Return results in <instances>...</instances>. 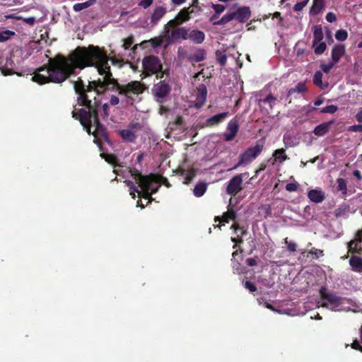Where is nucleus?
Segmentation results:
<instances>
[{
	"mask_svg": "<svg viewBox=\"0 0 362 362\" xmlns=\"http://www.w3.org/2000/svg\"><path fill=\"white\" fill-rule=\"evenodd\" d=\"M107 58L100 47L90 45L88 47H77L67 57L57 54L48 60L47 65L37 69L32 81L42 85L48 83H62L75 74L76 69L95 67L103 79L91 81L92 86L98 93L109 89L115 91L117 79L113 78Z\"/></svg>",
	"mask_w": 362,
	"mask_h": 362,
	"instance_id": "nucleus-1",
	"label": "nucleus"
},
{
	"mask_svg": "<svg viewBox=\"0 0 362 362\" xmlns=\"http://www.w3.org/2000/svg\"><path fill=\"white\" fill-rule=\"evenodd\" d=\"M143 78L156 75L157 78H162L168 74V71L163 70V64L160 59L154 55H148L142 59Z\"/></svg>",
	"mask_w": 362,
	"mask_h": 362,
	"instance_id": "nucleus-2",
	"label": "nucleus"
},
{
	"mask_svg": "<svg viewBox=\"0 0 362 362\" xmlns=\"http://www.w3.org/2000/svg\"><path fill=\"white\" fill-rule=\"evenodd\" d=\"M115 91H117L119 95L125 96L132 102L134 97L142 94L146 89V85L138 81H132L126 84H120L117 81L115 85Z\"/></svg>",
	"mask_w": 362,
	"mask_h": 362,
	"instance_id": "nucleus-3",
	"label": "nucleus"
},
{
	"mask_svg": "<svg viewBox=\"0 0 362 362\" xmlns=\"http://www.w3.org/2000/svg\"><path fill=\"white\" fill-rule=\"evenodd\" d=\"M101 105V102L100 100H98L95 97L94 98L93 106L90 107L91 110V116L93 117V125L95 126V131L93 132V135L95 137V143L98 144V139H103L105 141H109L108 135L107 132V129L100 122L98 117V112L100 107Z\"/></svg>",
	"mask_w": 362,
	"mask_h": 362,
	"instance_id": "nucleus-4",
	"label": "nucleus"
},
{
	"mask_svg": "<svg viewBox=\"0 0 362 362\" xmlns=\"http://www.w3.org/2000/svg\"><path fill=\"white\" fill-rule=\"evenodd\" d=\"M264 139H261L256 142L254 146L247 148L239 156L238 163L230 170L236 169L239 166H245L251 163L263 151Z\"/></svg>",
	"mask_w": 362,
	"mask_h": 362,
	"instance_id": "nucleus-5",
	"label": "nucleus"
},
{
	"mask_svg": "<svg viewBox=\"0 0 362 362\" xmlns=\"http://www.w3.org/2000/svg\"><path fill=\"white\" fill-rule=\"evenodd\" d=\"M72 117L80 122L81 124L86 132L90 135L93 134L91 127L93 124V117L91 116V110L90 107L80 108L74 110L71 112Z\"/></svg>",
	"mask_w": 362,
	"mask_h": 362,
	"instance_id": "nucleus-6",
	"label": "nucleus"
},
{
	"mask_svg": "<svg viewBox=\"0 0 362 362\" xmlns=\"http://www.w3.org/2000/svg\"><path fill=\"white\" fill-rule=\"evenodd\" d=\"M74 88L75 92L78 95L77 102L80 106L87 108L93 106V101L88 98V95H85V84L83 80L79 77L77 81L74 82Z\"/></svg>",
	"mask_w": 362,
	"mask_h": 362,
	"instance_id": "nucleus-7",
	"label": "nucleus"
},
{
	"mask_svg": "<svg viewBox=\"0 0 362 362\" xmlns=\"http://www.w3.org/2000/svg\"><path fill=\"white\" fill-rule=\"evenodd\" d=\"M170 91L171 87L165 80L160 81L158 83H155L152 88L153 95L156 98V101L159 103H164Z\"/></svg>",
	"mask_w": 362,
	"mask_h": 362,
	"instance_id": "nucleus-8",
	"label": "nucleus"
},
{
	"mask_svg": "<svg viewBox=\"0 0 362 362\" xmlns=\"http://www.w3.org/2000/svg\"><path fill=\"white\" fill-rule=\"evenodd\" d=\"M320 293L321 298L323 300H326L327 302H324L322 304V307H328V303L334 307H338L339 305L342 303V298L337 296L335 293H329L327 291L325 287H322L320 290Z\"/></svg>",
	"mask_w": 362,
	"mask_h": 362,
	"instance_id": "nucleus-9",
	"label": "nucleus"
},
{
	"mask_svg": "<svg viewBox=\"0 0 362 362\" xmlns=\"http://www.w3.org/2000/svg\"><path fill=\"white\" fill-rule=\"evenodd\" d=\"M243 176V174H238L229 180L226 187L228 194L235 196L242 190Z\"/></svg>",
	"mask_w": 362,
	"mask_h": 362,
	"instance_id": "nucleus-10",
	"label": "nucleus"
},
{
	"mask_svg": "<svg viewBox=\"0 0 362 362\" xmlns=\"http://www.w3.org/2000/svg\"><path fill=\"white\" fill-rule=\"evenodd\" d=\"M206 38L205 33L197 28L192 29L189 28L187 33V40L196 45L202 44Z\"/></svg>",
	"mask_w": 362,
	"mask_h": 362,
	"instance_id": "nucleus-11",
	"label": "nucleus"
},
{
	"mask_svg": "<svg viewBox=\"0 0 362 362\" xmlns=\"http://www.w3.org/2000/svg\"><path fill=\"white\" fill-rule=\"evenodd\" d=\"M234 19L237 20L240 23L247 22L251 17V10L248 6H242L238 8L235 12H233Z\"/></svg>",
	"mask_w": 362,
	"mask_h": 362,
	"instance_id": "nucleus-12",
	"label": "nucleus"
},
{
	"mask_svg": "<svg viewBox=\"0 0 362 362\" xmlns=\"http://www.w3.org/2000/svg\"><path fill=\"white\" fill-rule=\"evenodd\" d=\"M239 130V124L236 119H231L227 126V131L228 132H226L223 134L224 140L226 141H230L234 139L237 133Z\"/></svg>",
	"mask_w": 362,
	"mask_h": 362,
	"instance_id": "nucleus-13",
	"label": "nucleus"
},
{
	"mask_svg": "<svg viewBox=\"0 0 362 362\" xmlns=\"http://www.w3.org/2000/svg\"><path fill=\"white\" fill-rule=\"evenodd\" d=\"M207 96V88L204 84H200L197 88L194 107L201 108L205 103Z\"/></svg>",
	"mask_w": 362,
	"mask_h": 362,
	"instance_id": "nucleus-14",
	"label": "nucleus"
},
{
	"mask_svg": "<svg viewBox=\"0 0 362 362\" xmlns=\"http://www.w3.org/2000/svg\"><path fill=\"white\" fill-rule=\"evenodd\" d=\"M206 54V49L196 47L194 52L187 57V59L191 63H197L205 60Z\"/></svg>",
	"mask_w": 362,
	"mask_h": 362,
	"instance_id": "nucleus-15",
	"label": "nucleus"
},
{
	"mask_svg": "<svg viewBox=\"0 0 362 362\" xmlns=\"http://www.w3.org/2000/svg\"><path fill=\"white\" fill-rule=\"evenodd\" d=\"M129 172L138 185L141 184L146 185L149 182V180L154 178V175H143L136 168L130 169Z\"/></svg>",
	"mask_w": 362,
	"mask_h": 362,
	"instance_id": "nucleus-16",
	"label": "nucleus"
},
{
	"mask_svg": "<svg viewBox=\"0 0 362 362\" xmlns=\"http://www.w3.org/2000/svg\"><path fill=\"white\" fill-rule=\"evenodd\" d=\"M167 9L165 6H156L151 13L150 21L152 25H156L159 21L165 16Z\"/></svg>",
	"mask_w": 362,
	"mask_h": 362,
	"instance_id": "nucleus-17",
	"label": "nucleus"
},
{
	"mask_svg": "<svg viewBox=\"0 0 362 362\" xmlns=\"http://www.w3.org/2000/svg\"><path fill=\"white\" fill-rule=\"evenodd\" d=\"M195 13V11L191 7H185L180 10V11L176 15L178 23L181 25L189 21L192 15Z\"/></svg>",
	"mask_w": 362,
	"mask_h": 362,
	"instance_id": "nucleus-18",
	"label": "nucleus"
},
{
	"mask_svg": "<svg viewBox=\"0 0 362 362\" xmlns=\"http://www.w3.org/2000/svg\"><path fill=\"white\" fill-rule=\"evenodd\" d=\"M189 31V28L186 27H177L172 30L170 33V37L173 40H187V33Z\"/></svg>",
	"mask_w": 362,
	"mask_h": 362,
	"instance_id": "nucleus-19",
	"label": "nucleus"
},
{
	"mask_svg": "<svg viewBox=\"0 0 362 362\" xmlns=\"http://www.w3.org/2000/svg\"><path fill=\"white\" fill-rule=\"evenodd\" d=\"M229 115L228 112H224L220 114L215 115L212 117H209L206 120V127H214L223 122L225 119Z\"/></svg>",
	"mask_w": 362,
	"mask_h": 362,
	"instance_id": "nucleus-20",
	"label": "nucleus"
},
{
	"mask_svg": "<svg viewBox=\"0 0 362 362\" xmlns=\"http://www.w3.org/2000/svg\"><path fill=\"white\" fill-rule=\"evenodd\" d=\"M334 124V121L331 120L327 122H323L319 125H317L314 130L313 133L315 136H323L326 134H327L331 128V126Z\"/></svg>",
	"mask_w": 362,
	"mask_h": 362,
	"instance_id": "nucleus-21",
	"label": "nucleus"
},
{
	"mask_svg": "<svg viewBox=\"0 0 362 362\" xmlns=\"http://www.w3.org/2000/svg\"><path fill=\"white\" fill-rule=\"evenodd\" d=\"M346 48L344 45H335L332 49V61L337 64L345 54Z\"/></svg>",
	"mask_w": 362,
	"mask_h": 362,
	"instance_id": "nucleus-22",
	"label": "nucleus"
},
{
	"mask_svg": "<svg viewBox=\"0 0 362 362\" xmlns=\"http://www.w3.org/2000/svg\"><path fill=\"white\" fill-rule=\"evenodd\" d=\"M236 217V212L233 209H229L223 214L221 217L216 216L214 221L215 222L228 223L230 220L235 221Z\"/></svg>",
	"mask_w": 362,
	"mask_h": 362,
	"instance_id": "nucleus-23",
	"label": "nucleus"
},
{
	"mask_svg": "<svg viewBox=\"0 0 362 362\" xmlns=\"http://www.w3.org/2000/svg\"><path fill=\"white\" fill-rule=\"evenodd\" d=\"M309 199L315 203H321L325 199V193L320 189H311L308 193Z\"/></svg>",
	"mask_w": 362,
	"mask_h": 362,
	"instance_id": "nucleus-24",
	"label": "nucleus"
},
{
	"mask_svg": "<svg viewBox=\"0 0 362 362\" xmlns=\"http://www.w3.org/2000/svg\"><path fill=\"white\" fill-rule=\"evenodd\" d=\"M118 134L124 142L134 143L136 139L135 132L132 129H121L118 131Z\"/></svg>",
	"mask_w": 362,
	"mask_h": 362,
	"instance_id": "nucleus-25",
	"label": "nucleus"
},
{
	"mask_svg": "<svg viewBox=\"0 0 362 362\" xmlns=\"http://www.w3.org/2000/svg\"><path fill=\"white\" fill-rule=\"evenodd\" d=\"M300 255L303 257H307V258H311V259H317L319 257H323L324 256V251L322 250H320V249H317L315 247H312L306 254V252L305 251H302Z\"/></svg>",
	"mask_w": 362,
	"mask_h": 362,
	"instance_id": "nucleus-26",
	"label": "nucleus"
},
{
	"mask_svg": "<svg viewBox=\"0 0 362 362\" xmlns=\"http://www.w3.org/2000/svg\"><path fill=\"white\" fill-rule=\"evenodd\" d=\"M152 182H156V180L154 178L149 180V182L146 185L141 184L139 185V187L141 189V192H139V197L144 198V199H148L151 197V195H152V192H150L151 188L149 185Z\"/></svg>",
	"mask_w": 362,
	"mask_h": 362,
	"instance_id": "nucleus-27",
	"label": "nucleus"
},
{
	"mask_svg": "<svg viewBox=\"0 0 362 362\" xmlns=\"http://www.w3.org/2000/svg\"><path fill=\"white\" fill-rule=\"evenodd\" d=\"M308 91L305 82H299L294 88H290L287 92V98L291 97L294 93L304 94Z\"/></svg>",
	"mask_w": 362,
	"mask_h": 362,
	"instance_id": "nucleus-28",
	"label": "nucleus"
},
{
	"mask_svg": "<svg viewBox=\"0 0 362 362\" xmlns=\"http://www.w3.org/2000/svg\"><path fill=\"white\" fill-rule=\"evenodd\" d=\"M349 264L353 271L362 272V258L358 256H352L349 259Z\"/></svg>",
	"mask_w": 362,
	"mask_h": 362,
	"instance_id": "nucleus-29",
	"label": "nucleus"
},
{
	"mask_svg": "<svg viewBox=\"0 0 362 362\" xmlns=\"http://www.w3.org/2000/svg\"><path fill=\"white\" fill-rule=\"evenodd\" d=\"M324 6V0H313V5L310 9V13L311 15H317L322 11Z\"/></svg>",
	"mask_w": 362,
	"mask_h": 362,
	"instance_id": "nucleus-30",
	"label": "nucleus"
},
{
	"mask_svg": "<svg viewBox=\"0 0 362 362\" xmlns=\"http://www.w3.org/2000/svg\"><path fill=\"white\" fill-rule=\"evenodd\" d=\"M285 151H286L284 148H279V149L275 150L273 153V157L274 158V161L282 163L286 160L288 159Z\"/></svg>",
	"mask_w": 362,
	"mask_h": 362,
	"instance_id": "nucleus-31",
	"label": "nucleus"
},
{
	"mask_svg": "<svg viewBox=\"0 0 362 362\" xmlns=\"http://www.w3.org/2000/svg\"><path fill=\"white\" fill-rule=\"evenodd\" d=\"M324 37L322 28L320 25H315L313 28V43L317 44V42H322Z\"/></svg>",
	"mask_w": 362,
	"mask_h": 362,
	"instance_id": "nucleus-32",
	"label": "nucleus"
},
{
	"mask_svg": "<svg viewBox=\"0 0 362 362\" xmlns=\"http://www.w3.org/2000/svg\"><path fill=\"white\" fill-rule=\"evenodd\" d=\"M96 3V0H88L83 3L75 4L73 6V9L76 12L81 11L85 8H87Z\"/></svg>",
	"mask_w": 362,
	"mask_h": 362,
	"instance_id": "nucleus-33",
	"label": "nucleus"
},
{
	"mask_svg": "<svg viewBox=\"0 0 362 362\" xmlns=\"http://www.w3.org/2000/svg\"><path fill=\"white\" fill-rule=\"evenodd\" d=\"M207 189L206 183L203 182H198L193 190L194 194L197 197H200L206 192Z\"/></svg>",
	"mask_w": 362,
	"mask_h": 362,
	"instance_id": "nucleus-34",
	"label": "nucleus"
},
{
	"mask_svg": "<svg viewBox=\"0 0 362 362\" xmlns=\"http://www.w3.org/2000/svg\"><path fill=\"white\" fill-rule=\"evenodd\" d=\"M100 156L108 163L114 166L119 165V159L115 154L103 153L100 154Z\"/></svg>",
	"mask_w": 362,
	"mask_h": 362,
	"instance_id": "nucleus-35",
	"label": "nucleus"
},
{
	"mask_svg": "<svg viewBox=\"0 0 362 362\" xmlns=\"http://www.w3.org/2000/svg\"><path fill=\"white\" fill-rule=\"evenodd\" d=\"M277 98L273 95L272 93H269L266 98L259 99L258 101L259 105L261 103H267L269 105L270 109H272L275 105Z\"/></svg>",
	"mask_w": 362,
	"mask_h": 362,
	"instance_id": "nucleus-36",
	"label": "nucleus"
},
{
	"mask_svg": "<svg viewBox=\"0 0 362 362\" xmlns=\"http://www.w3.org/2000/svg\"><path fill=\"white\" fill-rule=\"evenodd\" d=\"M16 33L12 30H6L0 32V42H5L16 35Z\"/></svg>",
	"mask_w": 362,
	"mask_h": 362,
	"instance_id": "nucleus-37",
	"label": "nucleus"
},
{
	"mask_svg": "<svg viewBox=\"0 0 362 362\" xmlns=\"http://www.w3.org/2000/svg\"><path fill=\"white\" fill-rule=\"evenodd\" d=\"M216 59L217 62L221 66H224L227 62V56L224 53V52L221 50H216L215 52Z\"/></svg>",
	"mask_w": 362,
	"mask_h": 362,
	"instance_id": "nucleus-38",
	"label": "nucleus"
},
{
	"mask_svg": "<svg viewBox=\"0 0 362 362\" xmlns=\"http://www.w3.org/2000/svg\"><path fill=\"white\" fill-rule=\"evenodd\" d=\"M312 47L314 49L315 54L317 55L322 54L327 49V45L324 42H320L317 44L313 43Z\"/></svg>",
	"mask_w": 362,
	"mask_h": 362,
	"instance_id": "nucleus-39",
	"label": "nucleus"
},
{
	"mask_svg": "<svg viewBox=\"0 0 362 362\" xmlns=\"http://www.w3.org/2000/svg\"><path fill=\"white\" fill-rule=\"evenodd\" d=\"M234 19L233 12L225 14L219 21H214V25H223Z\"/></svg>",
	"mask_w": 362,
	"mask_h": 362,
	"instance_id": "nucleus-40",
	"label": "nucleus"
},
{
	"mask_svg": "<svg viewBox=\"0 0 362 362\" xmlns=\"http://www.w3.org/2000/svg\"><path fill=\"white\" fill-rule=\"evenodd\" d=\"M181 24L178 23V20H177V16L175 18L168 21V24H166L164 27L165 33H169L170 28H173V29L177 28V27H180Z\"/></svg>",
	"mask_w": 362,
	"mask_h": 362,
	"instance_id": "nucleus-41",
	"label": "nucleus"
},
{
	"mask_svg": "<svg viewBox=\"0 0 362 362\" xmlns=\"http://www.w3.org/2000/svg\"><path fill=\"white\" fill-rule=\"evenodd\" d=\"M100 49L105 54L107 58V63H108V62L110 61L112 65L118 66L119 67H121L122 66V59H119L116 57H110L107 55V51L105 49L104 47H100Z\"/></svg>",
	"mask_w": 362,
	"mask_h": 362,
	"instance_id": "nucleus-42",
	"label": "nucleus"
},
{
	"mask_svg": "<svg viewBox=\"0 0 362 362\" xmlns=\"http://www.w3.org/2000/svg\"><path fill=\"white\" fill-rule=\"evenodd\" d=\"M322 76L323 74L321 71H317L315 73L313 78V83L322 88Z\"/></svg>",
	"mask_w": 362,
	"mask_h": 362,
	"instance_id": "nucleus-43",
	"label": "nucleus"
},
{
	"mask_svg": "<svg viewBox=\"0 0 362 362\" xmlns=\"http://www.w3.org/2000/svg\"><path fill=\"white\" fill-rule=\"evenodd\" d=\"M337 189L339 191L342 192L343 194H346L347 187H346V181L344 178H338L337 180Z\"/></svg>",
	"mask_w": 362,
	"mask_h": 362,
	"instance_id": "nucleus-44",
	"label": "nucleus"
},
{
	"mask_svg": "<svg viewBox=\"0 0 362 362\" xmlns=\"http://www.w3.org/2000/svg\"><path fill=\"white\" fill-rule=\"evenodd\" d=\"M348 37V33L346 30L340 29L335 33V38L339 41H344Z\"/></svg>",
	"mask_w": 362,
	"mask_h": 362,
	"instance_id": "nucleus-45",
	"label": "nucleus"
},
{
	"mask_svg": "<svg viewBox=\"0 0 362 362\" xmlns=\"http://www.w3.org/2000/svg\"><path fill=\"white\" fill-rule=\"evenodd\" d=\"M338 110V107L334 105H327L322 109H321L320 112L321 113H329V114H334Z\"/></svg>",
	"mask_w": 362,
	"mask_h": 362,
	"instance_id": "nucleus-46",
	"label": "nucleus"
},
{
	"mask_svg": "<svg viewBox=\"0 0 362 362\" xmlns=\"http://www.w3.org/2000/svg\"><path fill=\"white\" fill-rule=\"evenodd\" d=\"M194 177H195L194 170L193 169L188 170L185 174L184 183L185 185L189 184L193 180Z\"/></svg>",
	"mask_w": 362,
	"mask_h": 362,
	"instance_id": "nucleus-47",
	"label": "nucleus"
},
{
	"mask_svg": "<svg viewBox=\"0 0 362 362\" xmlns=\"http://www.w3.org/2000/svg\"><path fill=\"white\" fill-rule=\"evenodd\" d=\"M284 243L286 245L287 250L290 252H294L296 251L297 247H298V245L295 242L288 241V238H286L284 239Z\"/></svg>",
	"mask_w": 362,
	"mask_h": 362,
	"instance_id": "nucleus-48",
	"label": "nucleus"
},
{
	"mask_svg": "<svg viewBox=\"0 0 362 362\" xmlns=\"http://www.w3.org/2000/svg\"><path fill=\"white\" fill-rule=\"evenodd\" d=\"M358 241H357L356 239L355 238V240H351L348 243V250L349 252L354 253L356 252L358 247Z\"/></svg>",
	"mask_w": 362,
	"mask_h": 362,
	"instance_id": "nucleus-49",
	"label": "nucleus"
},
{
	"mask_svg": "<svg viewBox=\"0 0 362 362\" xmlns=\"http://www.w3.org/2000/svg\"><path fill=\"white\" fill-rule=\"evenodd\" d=\"M335 64H336L334 63V62L331 61L328 64H322L320 65V68L324 73L327 74L330 71V70L334 67Z\"/></svg>",
	"mask_w": 362,
	"mask_h": 362,
	"instance_id": "nucleus-50",
	"label": "nucleus"
},
{
	"mask_svg": "<svg viewBox=\"0 0 362 362\" xmlns=\"http://www.w3.org/2000/svg\"><path fill=\"white\" fill-rule=\"evenodd\" d=\"M309 0H304L300 2H297L293 6V11H300L308 4Z\"/></svg>",
	"mask_w": 362,
	"mask_h": 362,
	"instance_id": "nucleus-51",
	"label": "nucleus"
},
{
	"mask_svg": "<svg viewBox=\"0 0 362 362\" xmlns=\"http://www.w3.org/2000/svg\"><path fill=\"white\" fill-rule=\"evenodd\" d=\"M243 284L245 288L251 293H254L257 290L256 285L250 281H245Z\"/></svg>",
	"mask_w": 362,
	"mask_h": 362,
	"instance_id": "nucleus-52",
	"label": "nucleus"
},
{
	"mask_svg": "<svg viewBox=\"0 0 362 362\" xmlns=\"http://www.w3.org/2000/svg\"><path fill=\"white\" fill-rule=\"evenodd\" d=\"M133 43H134V37H133V36H129L127 38L124 40V43H123L122 47L126 50L129 49L130 48V47L133 45Z\"/></svg>",
	"mask_w": 362,
	"mask_h": 362,
	"instance_id": "nucleus-53",
	"label": "nucleus"
},
{
	"mask_svg": "<svg viewBox=\"0 0 362 362\" xmlns=\"http://www.w3.org/2000/svg\"><path fill=\"white\" fill-rule=\"evenodd\" d=\"M152 47L156 48L161 46L163 43V40L160 37H154L149 40Z\"/></svg>",
	"mask_w": 362,
	"mask_h": 362,
	"instance_id": "nucleus-54",
	"label": "nucleus"
},
{
	"mask_svg": "<svg viewBox=\"0 0 362 362\" xmlns=\"http://www.w3.org/2000/svg\"><path fill=\"white\" fill-rule=\"evenodd\" d=\"M298 184L295 182L288 183L286 185L285 189L288 192H296L298 190Z\"/></svg>",
	"mask_w": 362,
	"mask_h": 362,
	"instance_id": "nucleus-55",
	"label": "nucleus"
},
{
	"mask_svg": "<svg viewBox=\"0 0 362 362\" xmlns=\"http://www.w3.org/2000/svg\"><path fill=\"white\" fill-rule=\"evenodd\" d=\"M189 7H191V8H193L194 11L196 9L197 11L195 12L197 13L202 11V8L199 6V0H192V2Z\"/></svg>",
	"mask_w": 362,
	"mask_h": 362,
	"instance_id": "nucleus-56",
	"label": "nucleus"
},
{
	"mask_svg": "<svg viewBox=\"0 0 362 362\" xmlns=\"http://www.w3.org/2000/svg\"><path fill=\"white\" fill-rule=\"evenodd\" d=\"M1 73L4 76H10L13 74H17L18 76H21L18 72L14 71L12 69H9L8 67H2L1 69Z\"/></svg>",
	"mask_w": 362,
	"mask_h": 362,
	"instance_id": "nucleus-57",
	"label": "nucleus"
},
{
	"mask_svg": "<svg viewBox=\"0 0 362 362\" xmlns=\"http://www.w3.org/2000/svg\"><path fill=\"white\" fill-rule=\"evenodd\" d=\"M154 180H156V182H152L149 187L151 188L150 192H152V194H155L158 192V190L160 188V185L158 184V180L156 177V175H154Z\"/></svg>",
	"mask_w": 362,
	"mask_h": 362,
	"instance_id": "nucleus-58",
	"label": "nucleus"
},
{
	"mask_svg": "<svg viewBox=\"0 0 362 362\" xmlns=\"http://www.w3.org/2000/svg\"><path fill=\"white\" fill-rule=\"evenodd\" d=\"M212 8L214 9L215 13L217 14H221L226 9V7L221 4H212Z\"/></svg>",
	"mask_w": 362,
	"mask_h": 362,
	"instance_id": "nucleus-59",
	"label": "nucleus"
},
{
	"mask_svg": "<svg viewBox=\"0 0 362 362\" xmlns=\"http://www.w3.org/2000/svg\"><path fill=\"white\" fill-rule=\"evenodd\" d=\"M142 126L139 122H131L127 127L128 129L135 132V130L141 129Z\"/></svg>",
	"mask_w": 362,
	"mask_h": 362,
	"instance_id": "nucleus-60",
	"label": "nucleus"
},
{
	"mask_svg": "<svg viewBox=\"0 0 362 362\" xmlns=\"http://www.w3.org/2000/svg\"><path fill=\"white\" fill-rule=\"evenodd\" d=\"M139 186L134 185L133 187L129 188V194L132 196L133 199H135L136 197V193L138 194V197L139 196V192H141L139 189Z\"/></svg>",
	"mask_w": 362,
	"mask_h": 362,
	"instance_id": "nucleus-61",
	"label": "nucleus"
},
{
	"mask_svg": "<svg viewBox=\"0 0 362 362\" xmlns=\"http://www.w3.org/2000/svg\"><path fill=\"white\" fill-rule=\"evenodd\" d=\"M348 130L353 132H362V124H355L349 127Z\"/></svg>",
	"mask_w": 362,
	"mask_h": 362,
	"instance_id": "nucleus-62",
	"label": "nucleus"
},
{
	"mask_svg": "<svg viewBox=\"0 0 362 362\" xmlns=\"http://www.w3.org/2000/svg\"><path fill=\"white\" fill-rule=\"evenodd\" d=\"M325 18L329 23H333L337 20L336 15L332 12L327 13L325 16Z\"/></svg>",
	"mask_w": 362,
	"mask_h": 362,
	"instance_id": "nucleus-63",
	"label": "nucleus"
},
{
	"mask_svg": "<svg viewBox=\"0 0 362 362\" xmlns=\"http://www.w3.org/2000/svg\"><path fill=\"white\" fill-rule=\"evenodd\" d=\"M153 2V0H141L139 3V6L144 8L149 7Z\"/></svg>",
	"mask_w": 362,
	"mask_h": 362,
	"instance_id": "nucleus-64",
	"label": "nucleus"
}]
</instances>
